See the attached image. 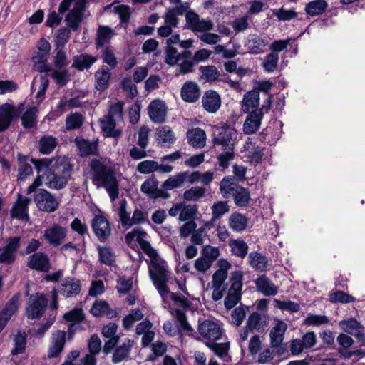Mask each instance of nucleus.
<instances>
[{"instance_id": "f257e3e1", "label": "nucleus", "mask_w": 365, "mask_h": 365, "mask_svg": "<svg viewBox=\"0 0 365 365\" xmlns=\"http://www.w3.org/2000/svg\"><path fill=\"white\" fill-rule=\"evenodd\" d=\"M38 174L45 175V185L50 189L64 188L70 178L73 168L66 158L31 159Z\"/></svg>"}, {"instance_id": "f03ea898", "label": "nucleus", "mask_w": 365, "mask_h": 365, "mask_svg": "<svg viewBox=\"0 0 365 365\" xmlns=\"http://www.w3.org/2000/svg\"><path fill=\"white\" fill-rule=\"evenodd\" d=\"M90 168L93 185L97 187H104L112 201L118 198L119 187L114 170L98 159L91 160Z\"/></svg>"}, {"instance_id": "7ed1b4c3", "label": "nucleus", "mask_w": 365, "mask_h": 365, "mask_svg": "<svg viewBox=\"0 0 365 365\" xmlns=\"http://www.w3.org/2000/svg\"><path fill=\"white\" fill-rule=\"evenodd\" d=\"M237 130L226 123L215 125L212 129L213 147L221 150H235L237 143Z\"/></svg>"}, {"instance_id": "20e7f679", "label": "nucleus", "mask_w": 365, "mask_h": 365, "mask_svg": "<svg viewBox=\"0 0 365 365\" xmlns=\"http://www.w3.org/2000/svg\"><path fill=\"white\" fill-rule=\"evenodd\" d=\"M149 274L154 286L163 299L169 294V288L166 283L169 279V271L165 263L158 260H152L149 266Z\"/></svg>"}, {"instance_id": "39448f33", "label": "nucleus", "mask_w": 365, "mask_h": 365, "mask_svg": "<svg viewBox=\"0 0 365 365\" xmlns=\"http://www.w3.org/2000/svg\"><path fill=\"white\" fill-rule=\"evenodd\" d=\"M272 97V96H269L266 102L267 104L262 106L261 108H257L248 113L243 125V131L245 134H253L259 129L264 113L270 109Z\"/></svg>"}, {"instance_id": "423d86ee", "label": "nucleus", "mask_w": 365, "mask_h": 365, "mask_svg": "<svg viewBox=\"0 0 365 365\" xmlns=\"http://www.w3.org/2000/svg\"><path fill=\"white\" fill-rule=\"evenodd\" d=\"M33 200L36 207L43 212H53L59 207V200L55 195L46 189H38L33 195Z\"/></svg>"}, {"instance_id": "0eeeda50", "label": "nucleus", "mask_w": 365, "mask_h": 365, "mask_svg": "<svg viewBox=\"0 0 365 365\" xmlns=\"http://www.w3.org/2000/svg\"><path fill=\"white\" fill-rule=\"evenodd\" d=\"M48 299L43 294L36 293L31 294L26 303L25 314L29 319L41 318L48 306Z\"/></svg>"}, {"instance_id": "6e6552de", "label": "nucleus", "mask_w": 365, "mask_h": 365, "mask_svg": "<svg viewBox=\"0 0 365 365\" xmlns=\"http://www.w3.org/2000/svg\"><path fill=\"white\" fill-rule=\"evenodd\" d=\"M24 109V103L15 107L9 103L0 106V132L7 130L11 125L14 117L19 115Z\"/></svg>"}, {"instance_id": "1a4fd4ad", "label": "nucleus", "mask_w": 365, "mask_h": 365, "mask_svg": "<svg viewBox=\"0 0 365 365\" xmlns=\"http://www.w3.org/2000/svg\"><path fill=\"white\" fill-rule=\"evenodd\" d=\"M87 1L88 0H76L73 8L68 12L65 17L66 27L73 31L78 29L83 21Z\"/></svg>"}, {"instance_id": "9d476101", "label": "nucleus", "mask_w": 365, "mask_h": 365, "mask_svg": "<svg viewBox=\"0 0 365 365\" xmlns=\"http://www.w3.org/2000/svg\"><path fill=\"white\" fill-rule=\"evenodd\" d=\"M67 236V229L58 223H53L43 232L46 242L53 247H58L65 241Z\"/></svg>"}, {"instance_id": "9b49d317", "label": "nucleus", "mask_w": 365, "mask_h": 365, "mask_svg": "<svg viewBox=\"0 0 365 365\" xmlns=\"http://www.w3.org/2000/svg\"><path fill=\"white\" fill-rule=\"evenodd\" d=\"M31 202V198L18 194L17 198L10 210L11 218L27 222L29 219V205Z\"/></svg>"}, {"instance_id": "f8f14e48", "label": "nucleus", "mask_w": 365, "mask_h": 365, "mask_svg": "<svg viewBox=\"0 0 365 365\" xmlns=\"http://www.w3.org/2000/svg\"><path fill=\"white\" fill-rule=\"evenodd\" d=\"M91 227L98 240L105 242L111 234V228L107 218L102 215H96L92 220Z\"/></svg>"}, {"instance_id": "ddd939ff", "label": "nucleus", "mask_w": 365, "mask_h": 365, "mask_svg": "<svg viewBox=\"0 0 365 365\" xmlns=\"http://www.w3.org/2000/svg\"><path fill=\"white\" fill-rule=\"evenodd\" d=\"M19 245V237H9L6 245L0 248V263L12 264L16 259V255Z\"/></svg>"}, {"instance_id": "4468645a", "label": "nucleus", "mask_w": 365, "mask_h": 365, "mask_svg": "<svg viewBox=\"0 0 365 365\" xmlns=\"http://www.w3.org/2000/svg\"><path fill=\"white\" fill-rule=\"evenodd\" d=\"M227 278V271L225 269H217L212 275V287L213 289L212 298L215 302L220 300L227 289L225 282Z\"/></svg>"}, {"instance_id": "2eb2a0df", "label": "nucleus", "mask_w": 365, "mask_h": 365, "mask_svg": "<svg viewBox=\"0 0 365 365\" xmlns=\"http://www.w3.org/2000/svg\"><path fill=\"white\" fill-rule=\"evenodd\" d=\"M118 325L114 322H109L104 325L102 328V335L108 340L104 344L103 351L108 354L114 349L117 344L119 342L120 336L117 333Z\"/></svg>"}, {"instance_id": "dca6fc26", "label": "nucleus", "mask_w": 365, "mask_h": 365, "mask_svg": "<svg viewBox=\"0 0 365 365\" xmlns=\"http://www.w3.org/2000/svg\"><path fill=\"white\" fill-rule=\"evenodd\" d=\"M264 148L257 145L255 142L248 138L243 146V156L251 164H258L264 155Z\"/></svg>"}, {"instance_id": "f3484780", "label": "nucleus", "mask_w": 365, "mask_h": 365, "mask_svg": "<svg viewBox=\"0 0 365 365\" xmlns=\"http://www.w3.org/2000/svg\"><path fill=\"white\" fill-rule=\"evenodd\" d=\"M200 335L210 341H215L220 339L222 331L220 325L212 321L205 320L198 327Z\"/></svg>"}, {"instance_id": "a211bd4d", "label": "nucleus", "mask_w": 365, "mask_h": 365, "mask_svg": "<svg viewBox=\"0 0 365 365\" xmlns=\"http://www.w3.org/2000/svg\"><path fill=\"white\" fill-rule=\"evenodd\" d=\"M148 115L155 123H163L167 117V106L161 100H154L148 106Z\"/></svg>"}, {"instance_id": "6ab92c4d", "label": "nucleus", "mask_w": 365, "mask_h": 365, "mask_svg": "<svg viewBox=\"0 0 365 365\" xmlns=\"http://www.w3.org/2000/svg\"><path fill=\"white\" fill-rule=\"evenodd\" d=\"M81 284L80 280L73 277L63 279L58 287V292L66 297H73L81 292Z\"/></svg>"}, {"instance_id": "aec40b11", "label": "nucleus", "mask_w": 365, "mask_h": 365, "mask_svg": "<svg viewBox=\"0 0 365 365\" xmlns=\"http://www.w3.org/2000/svg\"><path fill=\"white\" fill-rule=\"evenodd\" d=\"M200 88L196 82L187 81L182 84L180 90V96L185 102L189 103H195L200 99Z\"/></svg>"}, {"instance_id": "412c9836", "label": "nucleus", "mask_w": 365, "mask_h": 365, "mask_svg": "<svg viewBox=\"0 0 365 365\" xmlns=\"http://www.w3.org/2000/svg\"><path fill=\"white\" fill-rule=\"evenodd\" d=\"M66 332L61 330L56 331L52 334L51 344L48 350L49 359L58 357L62 352L66 344Z\"/></svg>"}, {"instance_id": "4be33fe9", "label": "nucleus", "mask_w": 365, "mask_h": 365, "mask_svg": "<svg viewBox=\"0 0 365 365\" xmlns=\"http://www.w3.org/2000/svg\"><path fill=\"white\" fill-rule=\"evenodd\" d=\"M247 329L251 332L264 333L268 327V318L265 314L257 312L252 313L246 322Z\"/></svg>"}, {"instance_id": "5701e85b", "label": "nucleus", "mask_w": 365, "mask_h": 365, "mask_svg": "<svg viewBox=\"0 0 365 365\" xmlns=\"http://www.w3.org/2000/svg\"><path fill=\"white\" fill-rule=\"evenodd\" d=\"M221 97L214 90H208L205 92L202 98L203 108L210 113H215L221 106Z\"/></svg>"}, {"instance_id": "b1692460", "label": "nucleus", "mask_w": 365, "mask_h": 365, "mask_svg": "<svg viewBox=\"0 0 365 365\" xmlns=\"http://www.w3.org/2000/svg\"><path fill=\"white\" fill-rule=\"evenodd\" d=\"M27 266L31 269L47 272L50 269V260L46 254L38 252L29 257Z\"/></svg>"}, {"instance_id": "393cba45", "label": "nucleus", "mask_w": 365, "mask_h": 365, "mask_svg": "<svg viewBox=\"0 0 365 365\" xmlns=\"http://www.w3.org/2000/svg\"><path fill=\"white\" fill-rule=\"evenodd\" d=\"M146 235L145 230L141 227L134 228L130 232H128L125 236V242L131 246L136 241L141 247V248L148 254V250L151 249L150 244L148 241L143 239Z\"/></svg>"}, {"instance_id": "a878e982", "label": "nucleus", "mask_w": 365, "mask_h": 365, "mask_svg": "<svg viewBox=\"0 0 365 365\" xmlns=\"http://www.w3.org/2000/svg\"><path fill=\"white\" fill-rule=\"evenodd\" d=\"M74 143L78 148V154L81 157L98 155L97 140L90 141L81 137H76Z\"/></svg>"}, {"instance_id": "bb28decb", "label": "nucleus", "mask_w": 365, "mask_h": 365, "mask_svg": "<svg viewBox=\"0 0 365 365\" xmlns=\"http://www.w3.org/2000/svg\"><path fill=\"white\" fill-rule=\"evenodd\" d=\"M116 121L106 115L99 119V125L105 137L118 139L121 136L122 131L116 128Z\"/></svg>"}, {"instance_id": "cd10ccee", "label": "nucleus", "mask_w": 365, "mask_h": 365, "mask_svg": "<svg viewBox=\"0 0 365 365\" xmlns=\"http://www.w3.org/2000/svg\"><path fill=\"white\" fill-rule=\"evenodd\" d=\"M175 140V133L169 126L164 125L156 130V141L160 147L169 148Z\"/></svg>"}, {"instance_id": "c85d7f7f", "label": "nucleus", "mask_w": 365, "mask_h": 365, "mask_svg": "<svg viewBox=\"0 0 365 365\" xmlns=\"http://www.w3.org/2000/svg\"><path fill=\"white\" fill-rule=\"evenodd\" d=\"M133 345V340L128 338L125 339L121 345L114 349L112 356L113 363L118 364L123 361L128 360Z\"/></svg>"}, {"instance_id": "c756f323", "label": "nucleus", "mask_w": 365, "mask_h": 365, "mask_svg": "<svg viewBox=\"0 0 365 365\" xmlns=\"http://www.w3.org/2000/svg\"><path fill=\"white\" fill-rule=\"evenodd\" d=\"M90 312L94 317L106 316L108 319L115 317L118 314L117 312L111 309L108 303L104 300H96L93 304Z\"/></svg>"}, {"instance_id": "7c9ffc66", "label": "nucleus", "mask_w": 365, "mask_h": 365, "mask_svg": "<svg viewBox=\"0 0 365 365\" xmlns=\"http://www.w3.org/2000/svg\"><path fill=\"white\" fill-rule=\"evenodd\" d=\"M95 88L102 92L109 86L111 73L106 66H102L95 73Z\"/></svg>"}, {"instance_id": "2f4dec72", "label": "nucleus", "mask_w": 365, "mask_h": 365, "mask_svg": "<svg viewBox=\"0 0 365 365\" xmlns=\"http://www.w3.org/2000/svg\"><path fill=\"white\" fill-rule=\"evenodd\" d=\"M187 138L188 143L195 148H202L206 144V133L200 128L189 130Z\"/></svg>"}, {"instance_id": "473e14b6", "label": "nucleus", "mask_w": 365, "mask_h": 365, "mask_svg": "<svg viewBox=\"0 0 365 365\" xmlns=\"http://www.w3.org/2000/svg\"><path fill=\"white\" fill-rule=\"evenodd\" d=\"M141 191L147 194L150 198L157 199L158 197L167 198L168 194L163 195V191L158 189V181L155 179H147L140 186Z\"/></svg>"}, {"instance_id": "72a5a7b5", "label": "nucleus", "mask_w": 365, "mask_h": 365, "mask_svg": "<svg viewBox=\"0 0 365 365\" xmlns=\"http://www.w3.org/2000/svg\"><path fill=\"white\" fill-rule=\"evenodd\" d=\"M98 58L86 53L76 55L73 58L72 67L79 71L88 70Z\"/></svg>"}, {"instance_id": "f704fd0d", "label": "nucleus", "mask_w": 365, "mask_h": 365, "mask_svg": "<svg viewBox=\"0 0 365 365\" xmlns=\"http://www.w3.org/2000/svg\"><path fill=\"white\" fill-rule=\"evenodd\" d=\"M256 287L264 296H274L278 293V287L266 276H261L255 280Z\"/></svg>"}, {"instance_id": "c9c22d12", "label": "nucleus", "mask_w": 365, "mask_h": 365, "mask_svg": "<svg viewBox=\"0 0 365 365\" xmlns=\"http://www.w3.org/2000/svg\"><path fill=\"white\" fill-rule=\"evenodd\" d=\"M259 104V91L252 90L247 92L243 97L242 110L245 113H251L253 108L257 109Z\"/></svg>"}, {"instance_id": "e433bc0d", "label": "nucleus", "mask_w": 365, "mask_h": 365, "mask_svg": "<svg viewBox=\"0 0 365 365\" xmlns=\"http://www.w3.org/2000/svg\"><path fill=\"white\" fill-rule=\"evenodd\" d=\"M287 328L286 323L282 321H278L271 329L269 336L272 347H278L282 344Z\"/></svg>"}, {"instance_id": "4c0bfd02", "label": "nucleus", "mask_w": 365, "mask_h": 365, "mask_svg": "<svg viewBox=\"0 0 365 365\" xmlns=\"http://www.w3.org/2000/svg\"><path fill=\"white\" fill-rule=\"evenodd\" d=\"M328 8V3L325 0H313L307 3L304 11L311 16H316L322 14Z\"/></svg>"}, {"instance_id": "58836bf2", "label": "nucleus", "mask_w": 365, "mask_h": 365, "mask_svg": "<svg viewBox=\"0 0 365 365\" xmlns=\"http://www.w3.org/2000/svg\"><path fill=\"white\" fill-rule=\"evenodd\" d=\"M187 173L186 172H180L176 175L168 178L162 185V187L165 190H172L181 187L187 178Z\"/></svg>"}, {"instance_id": "ea45409f", "label": "nucleus", "mask_w": 365, "mask_h": 365, "mask_svg": "<svg viewBox=\"0 0 365 365\" xmlns=\"http://www.w3.org/2000/svg\"><path fill=\"white\" fill-rule=\"evenodd\" d=\"M228 224L233 231L240 232L246 229L247 219L245 215L235 212L230 216Z\"/></svg>"}, {"instance_id": "a19ab883", "label": "nucleus", "mask_w": 365, "mask_h": 365, "mask_svg": "<svg viewBox=\"0 0 365 365\" xmlns=\"http://www.w3.org/2000/svg\"><path fill=\"white\" fill-rule=\"evenodd\" d=\"M58 144L57 138L49 135H43L38 140L39 152L48 155L56 148Z\"/></svg>"}, {"instance_id": "79ce46f5", "label": "nucleus", "mask_w": 365, "mask_h": 365, "mask_svg": "<svg viewBox=\"0 0 365 365\" xmlns=\"http://www.w3.org/2000/svg\"><path fill=\"white\" fill-rule=\"evenodd\" d=\"M240 186V185L235 182L233 178L231 176H226L223 178L220 183V192L223 197L227 198L230 196H232L233 192H235Z\"/></svg>"}, {"instance_id": "37998d69", "label": "nucleus", "mask_w": 365, "mask_h": 365, "mask_svg": "<svg viewBox=\"0 0 365 365\" xmlns=\"http://www.w3.org/2000/svg\"><path fill=\"white\" fill-rule=\"evenodd\" d=\"M199 71L201 73L200 79L204 82L213 83L220 80V73L215 66H201Z\"/></svg>"}, {"instance_id": "c03bdc74", "label": "nucleus", "mask_w": 365, "mask_h": 365, "mask_svg": "<svg viewBox=\"0 0 365 365\" xmlns=\"http://www.w3.org/2000/svg\"><path fill=\"white\" fill-rule=\"evenodd\" d=\"M113 35V30L107 26H99L96 32L95 44L96 48L103 47L110 42Z\"/></svg>"}, {"instance_id": "a18cd8bd", "label": "nucleus", "mask_w": 365, "mask_h": 365, "mask_svg": "<svg viewBox=\"0 0 365 365\" xmlns=\"http://www.w3.org/2000/svg\"><path fill=\"white\" fill-rule=\"evenodd\" d=\"M247 46L250 53L259 54L264 51L266 46V41L262 37L258 35H251L247 43Z\"/></svg>"}, {"instance_id": "49530a36", "label": "nucleus", "mask_w": 365, "mask_h": 365, "mask_svg": "<svg viewBox=\"0 0 365 365\" xmlns=\"http://www.w3.org/2000/svg\"><path fill=\"white\" fill-rule=\"evenodd\" d=\"M249 260L251 267L259 272L265 271L268 265L267 257L257 252L250 253Z\"/></svg>"}, {"instance_id": "de8ad7c7", "label": "nucleus", "mask_w": 365, "mask_h": 365, "mask_svg": "<svg viewBox=\"0 0 365 365\" xmlns=\"http://www.w3.org/2000/svg\"><path fill=\"white\" fill-rule=\"evenodd\" d=\"M229 246L232 254L238 257L244 258L247 255L248 245L241 238L230 240L229 241Z\"/></svg>"}, {"instance_id": "09e8293b", "label": "nucleus", "mask_w": 365, "mask_h": 365, "mask_svg": "<svg viewBox=\"0 0 365 365\" xmlns=\"http://www.w3.org/2000/svg\"><path fill=\"white\" fill-rule=\"evenodd\" d=\"M222 152L217 156V165L218 168L224 171L227 169L231 162L235 158L234 150H221Z\"/></svg>"}, {"instance_id": "8fccbe9b", "label": "nucleus", "mask_w": 365, "mask_h": 365, "mask_svg": "<svg viewBox=\"0 0 365 365\" xmlns=\"http://www.w3.org/2000/svg\"><path fill=\"white\" fill-rule=\"evenodd\" d=\"M233 199L235 205L238 207H246L250 201V193L248 189L240 186L233 192Z\"/></svg>"}, {"instance_id": "3c124183", "label": "nucleus", "mask_w": 365, "mask_h": 365, "mask_svg": "<svg viewBox=\"0 0 365 365\" xmlns=\"http://www.w3.org/2000/svg\"><path fill=\"white\" fill-rule=\"evenodd\" d=\"M37 112V108L33 106L23 113L21 116V124L24 128H32L36 125Z\"/></svg>"}, {"instance_id": "603ef678", "label": "nucleus", "mask_w": 365, "mask_h": 365, "mask_svg": "<svg viewBox=\"0 0 365 365\" xmlns=\"http://www.w3.org/2000/svg\"><path fill=\"white\" fill-rule=\"evenodd\" d=\"M19 297L20 294L19 293L13 295L10 300L6 304L4 308L1 311L0 314L7 318V319H10L18 310Z\"/></svg>"}, {"instance_id": "864d4df0", "label": "nucleus", "mask_w": 365, "mask_h": 365, "mask_svg": "<svg viewBox=\"0 0 365 365\" xmlns=\"http://www.w3.org/2000/svg\"><path fill=\"white\" fill-rule=\"evenodd\" d=\"M211 209L212 217L211 220L207 223V225L213 223L216 220L220 218L225 213L228 212L230 210V206L226 201H219L214 203Z\"/></svg>"}, {"instance_id": "5fc2aeb1", "label": "nucleus", "mask_w": 365, "mask_h": 365, "mask_svg": "<svg viewBox=\"0 0 365 365\" xmlns=\"http://www.w3.org/2000/svg\"><path fill=\"white\" fill-rule=\"evenodd\" d=\"M84 122V118L80 113L75 112L68 114L66 118V129L73 130L80 128Z\"/></svg>"}, {"instance_id": "6e6d98bb", "label": "nucleus", "mask_w": 365, "mask_h": 365, "mask_svg": "<svg viewBox=\"0 0 365 365\" xmlns=\"http://www.w3.org/2000/svg\"><path fill=\"white\" fill-rule=\"evenodd\" d=\"M26 334L25 331H18L14 337V347L11 351V354L14 356L24 352L26 347Z\"/></svg>"}, {"instance_id": "4d7b16f0", "label": "nucleus", "mask_w": 365, "mask_h": 365, "mask_svg": "<svg viewBox=\"0 0 365 365\" xmlns=\"http://www.w3.org/2000/svg\"><path fill=\"white\" fill-rule=\"evenodd\" d=\"M170 312L175 316L179 322L181 329L186 332L188 335H192L194 330L192 327L188 324L187 317L184 310L180 309H172Z\"/></svg>"}, {"instance_id": "13d9d810", "label": "nucleus", "mask_w": 365, "mask_h": 365, "mask_svg": "<svg viewBox=\"0 0 365 365\" xmlns=\"http://www.w3.org/2000/svg\"><path fill=\"white\" fill-rule=\"evenodd\" d=\"M206 189L204 187L195 186L186 190L183 193V198L187 201H198L205 196Z\"/></svg>"}, {"instance_id": "bf43d9fd", "label": "nucleus", "mask_w": 365, "mask_h": 365, "mask_svg": "<svg viewBox=\"0 0 365 365\" xmlns=\"http://www.w3.org/2000/svg\"><path fill=\"white\" fill-rule=\"evenodd\" d=\"M99 260L101 263L111 266L115 262V255L108 247H99L98 249Z\"/></svg>"}, {"instance_id": "052dcab7", "label": "nucleus", "mask_w": 365, "mask_h": 365, "mask_svg": "<svg viewBox=\"0 0 365 365\" xmlns=\"http://www.w3.org/2000/svg\"><path fill=\"white\" fill-rule=\"evenodd\" d=\"M181 213L179 217L180 221H191L193 220L197 215L198 206L197 205H186L182 202Z\"/></svg>"}, {"instance_id": "680f3d73", "label": "nucleus", "mask_w": 365, "mask_h": 365, "mask_svg": "<svg viewBox=\"0 0 365 365\" xmlns=\"http://www.w3.org/2000/svg\"><path fill=\"white\" fill-rule=\"evenodd\" d=\"M72 30L68 27H61L58 30L55 37V43L56 48H65L66 44L71 38V31Z\"/></svg>"}, {"instance_id": "e2e57ef3", "label": "nucleus", "mask_w": 365, "mask_h": 365, "mask_svg": "<svg viewBox=\"0 0 365 365\" xmlns=\"http://www.w3.org/2000/svg\"><path fill=\"white\" fill-rule=\"evenodd\" d=\"M56 53L53 57V63L56 68L58 69H62L69 64L66 53L64 48H55Z\"/></svg>"}, {"instance_id": "0e129e2a", "label": "nucleus", "mask_w": 365, "mask_h": 365, "mask_svg": "<svg viewBox=\"0 0 365 365\" xmlns=\"http://www.w3.org/2000/svg\"><path fill=\"white\" fill-rule=\"evenodd\" d=\"M278 61V54L276 53H270L265 56L262 63V67L266 72L272 73L277 68Z\"/></svg>"}, {"instance_id": "69168bd1", "label": "nucleus", "mask_w": 365, "mask_h": 365, "mask_svg": "<svg viewBox=\"0 0 365 365\" xmlns=\"http://www.w3.org/2000/svg\"><path fill=\"white\" fill-rule=\"evenodd\" d=\"M206 345L220 358L224 359L227 356L229 350L228 343H216L215 341H210L206 343Z\"/></svg>"}, {"instance_id": "338daca9", "label": "nucleus", "mask_w": 365, "mask_h": 365, "mask_svg": "<svg viewBox=\"0 0 365 365\" xmlns=\"http://www.w3.org/2000/svg\"><path fill=\"white\" fill-rule=\"evenodd\" d=\"M48 76L54 79L56 83L61 87L66 86L69 81V74L66 69L61 71L52 69L51 73L48 74Z\"/></svg>"}, {"instance_id": "774afa93", "label": "nucleus", "mask_w": 365, "mask_h": 365, "mask_svg": "<svg viewBox=\"0 0 365 365\" xmlns=\"http://www.w3.org/2000/svg\"><path fill=\"white\" fill-rule=\"evenodd\" d=\"M85 318V314L81 308H74L63 315V319L75 324L81 322Z\"/></svg>"}]
</instances>
